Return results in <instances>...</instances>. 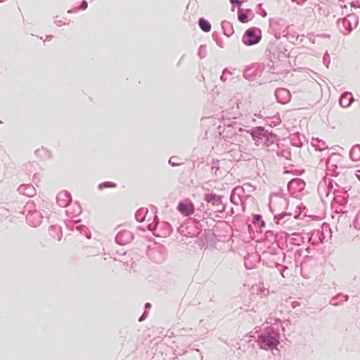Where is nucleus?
Wrapping results in <instances>:
<instances>
[{"label":"nucleus","instance_id":"obj_13","mask_svg":"<svg viewBox=\"0 0 360 360\" xmlns=\"http://www.w3.org/2000/svg\"><path fill=\"white\" fill-rule=\"evenodd\" d=\"M262 38V32L257 27L248 29L243 36V42L247 46L255 45L259 42Z\"/></svg>","mask_w":360,"mask_h":360},{"label":"nucleus","instance_id":"obj_63","mask_svg":"<svg viewBox=\"0 0 360 360\" xmlns=\"http://www.w3.org/2000/svg\"><path fill=\"white\" fill-rule=\"evenodd\" d=\"M154 260L155 262L156 263H162L163 261H164V257H162V256H160L157 259H153Z\"/></svg>","mask_w":360,"mask_h":360},{"label":"nucleus","instance_id":"obj_64","mask_svg":"<svg viewBox=\"0 0 360 360\" xmlns=\"http://www.w3.org/2000/svg\"><path fill=\"white\" fill-rule=\"evenodd\" d=\"M235 213V211L233 210V207H231L227 212H226V215L228 216H232L233 214H234Z\"/></svg>","mask_w":360,"mask_h":360},{"label":"nucleus","instance_id":"obj_52","mask_svg":"<svg viewBox=\"0 0 360 360\" xmlns=\"http://www.w3.org/2000/svg\"><path fill=\"white\" fill-rule=\"evenodd\" d=\"M195 226L197 231V236L198 238H200V236H201V234L203 233L204 231V229H202L203 225L200 224V221H195Z\"/></svg>","mask_w":360,"mask_h":360},{"label":"nucleus","instance_id":"obj_60","mask_svg":"<svg viewBox=\"0 0 360 360\" xmlns=\"http://www.w3.org/2000/svg\"><path fill=\"white\" fill-rule=\"evenodd\" d=\"M121 262H123L125 266H127V267L129 266L130 268H133L134 266V264H135V262L134 261H132L130 264L129 263L128 261H124V260H121V259H119Z\"/></svg>","mask_w":360,"mask_h":360},{"label":"nucleus","instance_id":"obj_22","mask_svg":"<svg viewBox=\"0 0 360 360\" xmlns=\"http://www.w3.org/2000/svg\"><path fill=\"white\" fill-rule=\"evenodd\" d=\"M134 239V233L126 229L120 230L115 238V243L120 245H124L129 243Z\"/></svg>","mask_w":360,"mask_h":360},{"label":"nucleus","instance_id":"obj_5","mask_svg":"<svg viewBox=\"0 0 360 360\" xmlns=\"http://www.w3.org/2000/svg\"><path fill=\"white\" fill-rule=\"evenodd\" d=\"M280 39H274L271 41L268 45L266 51L268 57L272 63L285 58L288 53V50L284 47L279 41Z\"/></svg>","mask_w":360,"mask_h":360},{"label":"nucleus","instance_id":"obj_33","mask_svg":"<svg viewBox=\"0 0 360 360\" xmlns=\"http://www.w3.org/2000/svg\"><path fill=\"white\" fill-rule=\"evenodd\" d=\"M252 223L255 228H258L262 230L266 226V222L263 219V217L259 214H253L252 217Z\"/></svg>","mask_w":360,"mask_h":360},{"label":"nucleus","instance_id":"obj_27","mask_svg":"<svg viewBox=\"0 0 360 360\" xmlns=\"http://www.w3.org/2000/svg\"><path fill=\"white\" fill-rule=\"evenodd\" d=\"M56 201L60 207H68L72 201V195L67 191H61L57 195Z\"/></svg>","mask_w":360,"mask_h":360},{"label":"nucleus","instance_id":"obj_21","mask_svg":"<svg viewBox=\"0 0 360 360\" xmlns=\"http://www.w3.org/2000/svg\"><path fill=\"white\" fill-rule=\"evenodd\" d=\"M177 210L184 217H189L195 212L193 202L189 199L180 200L178 203Z\"/></svg>","mask_w":360,"mask_h":360},{"label":"nucleus","instance_id":"obj_62","mask_svg":"<svg viewBox=\"0 0 360 360\" xmlns=\"http://www.w3.org/2000/svg\"><path fill=\"white\" fill-rule=\"evenodd\" d=\"M78 11H79V8L78 6H75L74 8L68 10V13H72L77 12Z\"/></svg>","mask_w":360,"mask_h":360},{"label":"nucleus","instance_id":"obj_59","mask_svg":"<svg viewBox=\"0 0 360 360\" xmlns=\"http://www.w3.org/2000/svg\"><path fill=\"white\" fill-rule=\"evenodd\" d=\"M79 8V10H85L88 7V3L86 0H83L81 3V5L78 6Z\"/></svg>","mask_w":360,"mask_h":360},{"label":"nucleus","instance_id":"obj_14","mask_svg":"<svg viewBox=\"0 0 360 360\" xmlns=\"http://www.w3.org/2000/svg\"><path fill=\"white\" fill-rule=\"evenodd\" d=\"M257 189L255 186L252 185L250 183H245L243 186H236L231 193L230 200L234 201L235 196L241 198L245 196V194H250Z\"/></svg>","mask_w":360,"mask_h":360},{"label":"nucleus","instance_id":"obj_9","mask_svg":"<svg viewBox=\"0 0 360 360\" xmlns=\"http://www.w3.org/2000/svg\"><path fill=\"white\" fill-rule=\"evenodd\" d=\"M212 221L214 224H210V226L212 227L215 236H217V240H218L219 242H225L228 240L231 231V226L229 224L224 221H221L219 223H215L214 220Z\"/></svg>","mask_w":360,"mask_h":360},{"label":"nucleus","instance_id":"obj_61","mask_svg":"<svg viewBox=\"0 0 360 360\" xmlns=\"http://www.w3.org/2000/svg\"><path fill=\"white\" fill-rule=\"evenodd\" d=\"M230 3L236 6H240L242 5V1L240 0H230Z\"/></svg>","mask_w":360,"mask_h":360},{"label":"nucleus","instance_id":"obj_20","mask_svg":"<svg viewBox=\"0 0 360 360\" xmlns=\"http://www.w3.org/2000/svg\"><path fill=\"white\" fill-rule=\"evenodd\" d=\"M236 206H240L241 212H244L247 207L251 208L255 205V198L250 194H245V196L240 198L235 196L234 201H231Z\"/></svg>","mask_w":360,"mask_h":360},{"label":"nucleus","instance_id":"obj_38","mask_svg":"<svg viewBox=\"0 0 360 360\" xmlns=\"http://www.w3.org/2000/svg\"><path fill=\"white\" fill-rule=\"evenodd\" d=\"M148 212V210L147 208H139L135 213V218L136 221L139 222H142L145 221Z\"/></svg>","mask_w":360,"mask_h":360},{"label":"nucleus","instance_id":"obj_46","mask_svg":"<svg viewBox=\"0 0 360 360\" xmlns=\"http://www.w3.org/2000/svg\"><path fill=\"white\" fill-rule=\"evenodd\" d=\"M116 186H117V184L115 182L105 181V182L99 184L98 186V190L102 191L105 188H115Z\"/></svg>","mask_w":360,"mask_h":360},{"label":"nucleus","instance_id":"obj_2","mask_svg":"<svg viewBox=\"0 0 360 360\" xmlns=\"http://www.w3.org/2000/svg\"><path fill=\"white\" fill-rule=\"evenodd\" d=\"M256 342L261 349L273 350L277 347L280 343V332L278 329L273 326H266L263 330H256Z\"/></svg>","mask_w":360,"mask_h":360},{"label":"nucleus","instance_id":"obj_34","mask_svg":"<svg viewBox=\"0 0 360 360\" xmlns=\"http://www.w3.org/2000/svg\"><path fill=\"white\" fill-rule=\"evenodd\" d=\"M160 228L162 230L161 234L165 237L169 236L173 232V229L171 224L166 221L159 223L157 226V229Z\"/></svg>","mask_w":360,"mask_h":360},{"label":"nucleus","instance_id":"obj_49","mask_svg":"<svg viewBox=\"0 0 360 360\" xmlns=\"http://www.w3.org/2000/svg\"><path fill=\"white\" fill-rule=\"evenodd\" d=\"M212 38L213 39L216 41L217 44L219 46V47H224V42H223V40L221 38L219 34L217 32H214L212 33Z\"/></svg>","mask_w":360,"mask_h":360},{"label":"nucleus","instance_id":"obj_50","mask_svg":"<svg viewBox=\"0 0 360 360\" xmlns=\"http://www.w3.org/2000/svg\"><path fill=\"white\" fill-rule=\"evenodd\" d=\"M353 226L354 229L360 230V210L356 214L353 221Z\"/></svg>","mask_w":360,"mask_h":360},{"label":"nucleus","instance_id":"obj_55","mask_svg":"<svg viewBox=\"0 0 360 360\" xmlns=\"http://www.w3.org/2000/svg\"><path fill=\"white\" fill-rule=\"evenodd\" d=\"M271 120V123H270V125L272 127H275V126H277L280 124L281 122V120L279 119V117H274L273 118H270Z\"/></svg>","mask_w":360,"mask_h":360},{"label":"nucleus","instance_id":"obj_12","mask_svg":"<svg viewBox=\"0 0 360 360\" xmlns=\"http://www.w3.org/2000/svg\"><path fill=\"white\" fill-rule=\"evenodd\" d=\"M288 205L289 200L287 197H278L269 199V208L271 214L285 211L288 210Z\"/></svg>","mask_w":360,"mask_h":360},{"label":"nucleus","instance_id":"obj_39","mask_svg":"<svg viewBox=\"0 0 360 360\" xmlns=\"http://www.w3.org/2000/svg\"><path fill=\"white\" fill-rule=\"evenodd\" d=\"M198 25L200 28L205 32H209L212 28L210 22L204 18H200L198 20Z\"/></svg>","mask_w":360,"mask_h":360},{"label":"nucleus","instance_id":"obj_3","mask_svg":"<svg viewBox=\"0 0 360 360\" xmlns=\"http://www.w3.org/2000/svg\"><path fill=\"white\" fill-rule=\"evenodd\" d=\"M264 260H266V264L269 267H276L280 272V274L285 278V271L288 266L283 264L286 255L277 244L272 243L266 250L262 252Z\"/></svg>","mask_w":360,"mask_h":360},{"label":"nucleus","instance_id":"obj_35","mask_svg":"<svg viewBox=\"0 0 360 360\" xmlns=\"http://www.w3.org/2000/svg\"><path fill=\"white\" fill-rule=\"evenodd\" d=\"M276 155L278 157L281 158H290L291 154L290 151L287 148L286 146L282 145L281 146L279 145L278 149H276L274 150V156Z\"/></svg>","mask_w":360,"mask_h":360},{"label":"nucleus","instance_id":"obj_57","mask_svg":"<svg viewBox=\"0 0 360 360\" xmlns=\"http://www.w3.org/2000/svg\"><path fill=\"white\" fill-rule=\"evenodd\" d=\"M183 163H184L183 162H176V161H173V159H169V164L172 167H176V166L182 165Z\"/></svg>","mask_w":360,"mask_h":360},{"label":"nucleus","instance_id":"obj_6","mask_svg":"<svg viewBox=\"0 0 360 360\" xmlns=\"http://www.w3.org/2000/svg\"><path fill=\"white\" fill-rule=\"evenodd\" d=\"M274 221L278 225L284 226L286 228H292L294 226H299L300 224L297 220L301 219V213L295 212L294 214L285 211L272 214Z\"/></svg>","mask_w":360,"mask_h":360},{"label":"nucleus","instance_id":"obj_48","mask_svg":"<svg viewBox=\"0 0 360 360\" xmlns=\"http://www.w3.org/2000/svg\"><path fill=\"white\" fill-rule=\"evenodd\" d=\"M214 207V212L222 214L226 212V202L222 201L219 205H216Z\"/></svg>","mask_w":360,"mask_h":360},{"label":"nucleus","instance_id":"obj_25","mask_svg":"<svg viewBox=\"0 0 360 360\" xmlns=\"http://www.w3.org/2000/svg\"><path fill=\"white\" fill-rule=\"evenodd\" d=\"M224 196L221 195H217L214 192L207 193L204 195L203 199L207 203L213 207L219 205L220 202L224 201Z\"/></svg>","mask_w":360,"mask_h":360},{"label":"nucleus","instance_id":"obj_16","mask_svg":"<svg viewBox=\"0 0 360 360\" xmlns=\"http://www.w3.org/2000/svg\"><path fill=\"white\" fill-rule=\"evenodd\" d=\"M80 219H72L65 221L66 227L71 231L76 230L81 234H84L87 238H91V234L88 228L81 224Z\"/></svg>","mask_w":360,"mask_h":360},{"label":"nucleus","instance_id":"obj_11","mask_svg":"<svg viewBox=\"0 0 360 360\" xmlns=\"http://www.w3.org/2000/svg\"><path fill=\"white\" fill-rule=\"evenodd\" d=\"M319 165L325 166L326 175L333 176H338L345 168L338 164V159H320Z\"/></svg>","mask_w":360,"mask_h":360},{"label":"nucleus","instance_id":"obj_8","mask_svg":"<svg viewBox=\"0 0 360 360\" xmlns=\"http://www.w3.org/2000/svg\"><path fill=\"white\" fill-rule=\"evenodd\" d=\"M358 19L356 15L350 14L345 18L338 19L337 26L341 33L345 35L349 34L357 26Z\"/></svg>","mask_w":360,"mask_h":360},{"label":"nucleus","instance_id":"obj_7","mask_svg":"<svg viewBox=\"0 0 360 360\" xmlns=\"http://www.w3.org/2000/svg\"><path fill=\"white\" fill-rule=\"evenodd\" d=\"M349 194L346 189H341L333 194L331 202L332 208L336 212H345L346 205L347 204Z\"/></svg>","mask_w":360,"mask_h":360},{"label":"nucleus","instance_id":"obj_41","mask_svg":"<svg viewBox=\"0 0 360 360\" xmlns=\"http://www.w3.org/2000/svg\"><path fill=\"white\" fill-rule=\"evenodd\" d=\"M34 155L38 158H49L51 152L46 148L41 147L34 151Z\"/></svg>","mask_w":360,"mask_h":360},{"label":"nucleus","instance_id":"obj_40","mask_svg":"<svg viewBox=\"0 0 360 360\" xmlns=\"http://www.w3.org/2000/svg\"><path fill=\"white\" fill-rule=\"evenodd\" d=\"M250 9H247L245 11H243L242 8H238V19L240 22H248V15L247 13H251Z\"/></svg>","mask_w":360,"mask_h":360},{"label":"nucleus","instance_id":"obj_29","mask_svg":"<svg viewBox=\"0 0 360 360\" xmlns=\"http://www.w3.org/2000/svg\"><path fill=\"white\" fill-rule=\"evenodd\" d=\"M18 191L20 194L30 198L34 196L37 193L36 189L32 184H24L20 185L18 188Z\"/></svg>","mask_w":360,"mask_h":360},{"label":"nucleus","instance_id":"obj_42","mask_svg":"<svg viewBox=\"0 0 360 360\" xmlns=\"http://www.w3.org/2000/svg\"><path fill=\"white\" fill-rule=\"evenodd\" d=\"M328 179V184L329 187L330 188L331 192L333 194H334L335 192L340 191L341 189H345V188H343L340 186L338 184H337L335 181H334L333 179Z\"/></svg>","mask_w":360,"mask_h":360},{"label":"nucleus","instance_id":"obj_37","mask_svg":"<svg viewBox=\"0 0 360 360\" xmlns=\"http://www.w3.org/2000/svg\"><path fill=\"white\" fill-rule=\"evenodd\" d=\"M212 166H211L212 172H214V174L217 176H222L226 172V170H224V172H222L221 170L220 166H219V160L217 159H216V160L212 159Z\"/></svg>","mask_w":360,"mask_h":360},{"label":"nucleus","instance_id":"obj_32","mask_svg":"<svg viewBox=\"0 0 360 360\" xmlns=\"http://www.w3.org/2000/svg\"><path fill=\"white\" fill-rule=\"evenodd\" d=\"M349 297L348 295L339 292L331 299L330 304L334 306L340 305L344 302L348 301Z\"/></svg>","mask_w":360,"mask_h":360},{"label":"nucleus","instance_id":"obj_15","mask_svg":"<svg viewBox=\"0 0 360 360\" xmlns=\"http://www.w3.org/2000/svg\"><path fill=\"white\" fill-rule=\"evenodd\" d=\"M305 181L300 178H293L288 181L287 188L291 195L297 197L305 188Z\"/></svg>","mask_w":360,"mask_h":360},{"label":"nucleus","instance_id":"obj_18","mask_svg":"<svg viewBox=\"0 0 360 360\" xmlns=\"http://www.w3.org/2000/svg\"><path fill=\"white\" fill-rule=\"evenodd\" d=\"M279 236L280 239L284 238L286 243H289L294 245H301L304 243L305 237L302 236L301 233L298 232H294L291 234L285 232L278 234L276 237Z\"/></svg>","mask_w":360,"mask_h":360},{"label":"nucleus","instance_id":"obj_28","mask_svg":"<svg viewBox=\"0 0 360 360\" xmlns=\"http://www.w3.org/2000/svg\"><path fill=\"white\" fill-rule=\"evenodd\" d=\"M305 169L300 165H294V164H287L285 163L283 166V173L284 174H292L294 175H302L304 173Z\"/></svg>","mask_w":360,"mask_h":360},{"label":"nucleus","instance_id":"obj_53","mask_svg":"<svg viewBox=\"0 0 360 360\" xmlns=\"http://www.w3.org/2000/svg\"><path fill=\"white\" fill-rule=\"evenodd\" d=\"M198 54L200 58H204L206 56V46L200 45L198 49Z\"/></svg>","mask_w":360,"mask_h":360},{"label":"nucleus","instance_id":"obj_47","mask_svg":"<svg viewBox=\"0 0 360 360\" xmlns=\"http://www.w3.org/2000/svg\"><path fill=\"white\" fill-rule=\"evenodd\" d=\"M54 23L56 24V26L58 27H61L62 25H70V20H68L67 18H65L64 20H58V15H56L54 18Z\"/></svg>","mask_w":360,"mask_h":360},{"label":"nucleus","instance_id":"obj_58","mask_svg":"<svg viewBox=\"0 0 360 360\" xmlns=\"http://www.w3.org/2000/svg\"><path fill=\"white\" fill-rule=\"evenodd\" d=\"M148 316V311L145 310L143 314L140 316V317L139 318V321L141 322L143 321H144L147 316Z\"/></svg>","mask_w":360,"mask_h":360},{"label":"nucleus","instance_id":"obj_54","mask_svg":"<svg viewBox=\"0 0 360 360\" xmlns=\"http://www.w3.org/2000/svg\"><path fill=\"white\" fill-rule=\"evenodd\" d=\"M323 63L327 68H328L330 64V56L328 52H326L323 57Z\"/></svg>","mask_w":360,"mask_h":360},{"label":"nucleus","instance_id":"obj_30","mask_svg":"<svg viewBox=\"0 0 360 360\" xmlns=\"http://www.w3.org/2000/svg\"><path fill=\"white\" fill-rule=\"evenodd\" d=\"M354 99L351 92L345 91L342 93L339 99V103L342 108L349 107Z\"/></svg>","mask_w":360,"mask_h":360},{"label":"nucleus","instance_id":"obj_43","mask_svg":"<svg viewBox=\"0 0 360 360\" xmlns=\"http://www.w3.org/2000/svg\"><path fill=\"white\" fill-rule=\"evenodd\" d=\"M311 143L316 149L319 150H322L327 148L326 143L322 140H319V139H313Z\"/></svg>","mask_w":360,"mask_h":360},{"label":"nucleus","instance_id":"obj_31","mask_svg":"<svg viewBox=\"0 0 360 360\" xmlns=\"http://www.w3.org/2000/svg\"><path fill=\"white\" fill-rule=\"evenodd\" d=\"M50 236L54 239L60 240L63 236L62 229L58 225H51L49 228Z\"/></svg>","mask_w":360,"mask_h":360},{"label":"nucleus","instance_id":"obj_44","mask_svg":"<svg viewBox=\"0 0 360 360\" xmlns=\"http://www.w3.org/2000/svg\"><path fill=\"white\" fill-rule=\"evenodd\" d=\"M349 158H360V144H356L351 148Z\"/></svg>","mask_w":360,"mask_h":360},{"label":"nucleus","instance_id":"obj_56","mask_svg":"<svg viewBox=\"0 0 360 360\" xmlns=\"http://www.w3.org/2000/svg\"><path fill=\"white\" fill-rule=\"evenodd\" d=\"M258 292L262 296H266L267 295H269V289H267L264 287H262V288H259Z\"/></svg>","mask_w":360,"mask_h":360},{"label":"nucleus","instance_id":"obj_45","mask_svg":"<svg viewBox=\"0 0 360 360\" xmlns=\"http://www.w3.org/2000/svg\"><path fill=\"white\" fill-rule=\"evenodd\" d=\"M278 197H286L284 193V190L282 188H278L274 191L271 192L269 195V199H274Z\"/></svg>","mask_w":360,"mask_h":360},{"label":"nucleus","instance_id":"obj_36","mask_svg":"<svg viewBox=\"0 0 360 360\" xmlns=\"http://www.w3.org/2000/svg\"><path fill=\"white\" fill-rule=\"evenodd\" d=\"M221 28L224 31V34L226 37H229L234 33L233 25L229 21L224 20L221 22Z\"/></svg>","mask_w":360,"mask_h":360},{"label":"nucleus","instance_id":"obj_1","mask_svg":"<svg viewBox=\"0 0 360 360\" xmlns=\"http://www.w3.org/2000/svg\"><path fill=\"white\" fill-rule=\"evenodd\" d=\"M238 132L240 133V135H243L244 132L249 134L257 146L263 144L265 149L271 153L269 155L272 158L274 157V150L279 148L277 136L272 132L269 133L263 127H257L250 131L240 127L238 131L234 132V134H238Z\"/></svg>","mask_w":360,"mask_h":360},{"label":"nucleus","instance_id":"obj_19","mask_svg":"<svg viewBox=\"0 0 360 360\" xmlns=\"http://www.w3.org/2000/svg\"><path fill=\"white\" fill-rule=\"evenodd\" d=\"M308 242L313 246L318 245L323 242L326 236L323 228L321 229H314L306 233Z\"/></svg>","mask_w":360,"mask_h":360},{"label":"nucleus","instance_id":"obj_10","mask_svg":"<svg viewBox=\"0 0 360 360\" xmlns=\"http://www.w3.org/2000/svg\"><path fill=\"white\" fill-rule=\"evenodd\" d=\"M287 28L285 20L281 18H270L269 20L268 32L272 34L275 39H280L281 34L284 33Z\"/></svg>","mask_w":360,"mask_h":360},{"label":"nucleus","instance_id":"obj_51","mask_svg":"<svg viewBox=\"0 0 360 360\" xmlns=\"http://www.w3.org/2000/svg\"><path fill=\"white\" fill-rule=\"evenodd\" d=\"M231 75H232V73L227 68H225L223 70V72H222V75H221L220 79L222 82H226L228 79H229V76H230Z\"/></svg>","mask_w":360,"mask_h":360},{"label":"nucleus","instance_id":"obj_4","mask_svg":"<svg viewBox=\"0 0 360 360\" xmlns=\"http://www.w3.org/2000/svg\"><path fill=\"white\" fill-rule=\"evenodd\" d=\"M21 213L26 214V221L32 227L37 228L42 223L44 216L37 210L36 204L33 200H29L24 206Z\"/></svg>","mask_w":360,"mask_h":360},{"label":"nucleus","instance_id":"obj_26","mask_svg":"<svg viewBox=\"0 0 360 360\" xmlns=\"http://www.w3.org/2000/svg\"><path fill=\"white\" fill-rule=\"evenodd\" d=\"M65 213L68 217L71 219L77 218L82 212V209L78 201L74 202L72 204L68 206Z\"/></svg>","mask_w":360,"mask_h":360},{"label":"nucleus","instance_id":"obj_17","mask_svg":"<svg viewBox=\"0 0 360 360\" xmlns=\"http://www.w3.org/2000/svg\"><path fill=\"white\" fill-rule=\"evenodd\" d=\"M199 238L206 245L207 247L210 248H215L217 243L219 242L210 225H208L207 228L204 229L203 233Z\"/></svg>","mask_w":360,"mask_h":360},{"label":"nucleus","instance_id":"obj_23","mask_svg":"<svg viewBox=\"0 0 360 360\" xmlns=\"http://www.w3.org/2000/svg\"><path fill=\"white\" fill-rule=\"evenodd\" d=\"M328 179L326 176H324L319 182L317 188V191L322 201L324 198L329 196L330 193H332L330 188L329 187Z\"/></svg>","mask_w":360,"mask_h":360},{"label":"nucleus","instance_id":"obj_24","mask_svg":"<svg viewBox=\"0 0 360 360\" xmlns=\"http://www.w3.org/2000/svg\"><path fill=\"white\" fill-rule=\"evenodd\" d=\"M275 96L277 101L281 104L288 103L291 99L290 92L285 88H278L275 91Z\"/></svg>","mask_w":360,"mask_h":360}]
</instances>
